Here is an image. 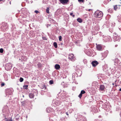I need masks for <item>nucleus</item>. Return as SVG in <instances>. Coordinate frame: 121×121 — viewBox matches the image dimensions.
<instances>
[{
	"instance_id": "nucleus-1",
	"label": "nucleus",
	"mask_w": 121,
	"mask_h": 121,
	"mask_svg": "<svg viewBox=\"0 0 121 121\" xmlns=\"http://www.w3.org/2000/svg\"><path fill=\"white\" fill-rule=\"evenodd\" d=\"M103 15L102 12L99 11L97 10L95 13V16L96 17L100 18L102 17Z\"/></svg>"
},
{
	"instance_id": "nucleus-2",
	"label": "nucleus",
	"mask_w": 121,
	"mask_h": 121,
	"mask_svg": "<svg viewBox=\"0 0 121 121\" xmlns=\"http://www.w3.org/2000/svg\"><path fill=\"white\" fill-rule=\"evenodd\" d=\"M12 66V65L10 63H8L6 65L5 68L6 70H8L11 68Z\"/></svg>"
},
{
	"instance_id": "nucleus-3",
	"label": "nucleus",
	"mask_w": 121,
	"mask_h": 121,
	"mask_svg": "<svg viewBox=\"0 0 121 121\" xmlns=\"http://www.w3.org/2000/svg\"><path fill=\"white\" fill-rule=\"evenodd\" d=\"M73 54H69V55L68 58L71 60V61H73L74 60L73 58Z\"/></svg>"
},
{
	"instance_id": "nucleus-4",
	"label": "nucleus",
	"mask_w": 121,
	"mask_h": 121,
	"mask_svg": "<svg viewBox=\"0 0 121 121\" xmlns=\"http://www.w3.org/2000/svg\"><path fill=\"white\" fill-rule=\"evenodd\" d=\"M120 38V37L118 35L115 34L114 35L113 39L114 40L116 41H119Z\"/></svg>"
},
{
	"instance_id": "nucleus-5",
	"label": "nucleus",
	"mask_w": 121,
	"mask_h": 121,
	"mask_svg": "<svg viewBox=\"0 0 121 121\" xmlns=\"http://www.w3.org/2000/svg\"><path fill=\"white\" fill-rule=\"evenodd\" d=\"M59 0L63 4H67L69 1L68 0Z\"/></svg>"
},
{
	"instance_id": "nucleus-6",
	"label": "nucleus",
	"mask_w": 121,
	"mask_h": 121,
	"mask_svg": "<svg viewBox=\"0 0 121 121\" xmlns=\"http://www.w3.org/2000/svg\"><path fill=\"white\" fill-rule=\"evenodd\" d=\"M105 89V87L104 85H100L99 87V90L100 91H104Z\"/></svg>"
},
{
	"instance_id": "nucleus-7",
	"label": "nucleus",
	"mask_w": 121,
	"mask_h": 121,
	"mask_svg": "<svg viewBox=\"0 0 121 121\" xmlns=\"http://www.w3.org/2000/svg\"><path fill=\"white\" fill-rule=\"evenodd\" d=\"M98 63L97 61H93L91 63V64L92 66L94 67H95L96 65H97Z\"/></svg>"
},
{
	"instance_id": "nucleus-8",
	"label": "nucleus",
	"mask_w": 121,
	"mask_h": 121,
	"mask_svg": "<svg viewBox=\"0 0 121 121\" xmlns=\"http://www.w3.org/2000/svg\"><path fill=\"white\" fill-rule=\"evenodd\" d=\"M7 95H11L12 94V92L11 91V90L9 89H8L7 90V92L6 93Z\"/></svg>"
},
{
	"instance_id": "nucleus-9",
	"label": "nucleus",
	"mask_w": 121,
	"mask_h": 121,
	"mask_svg": "<svg viewBox=\"0 0 121 121\" xmlns=\"http://www.w3.org/2000/svg\"><path fill=\"white\" fill-rule=\"evenodd\" d=\"M96 48L99 51L101 50L102 48L101 46L99 45H97L96 46Z\"/></svg>"
},
{
	"instance_id": "nucleus-10",
	"label": "nucleus",
	"mask_w": 121,
	"mask_h": 121,
	"mask_svg": "<svg viewBox=\"0 0 121 121\" xmlns=\"http://www.w3.org/2000/svg\"><path fill=\"white\" fill-rule=\"evenodd\" d=\"M55 67L56 69H58L60 68V66L58 64H56L55 66Z\"/></svg>"
},
{
	"instance_id": "nucleus-11",
	"label": "nucleus",
	"mask_w": 121,
	"mask_h": 121,
	"mask_svg": "<svg viewBox=\"0 0 121 121\" xmlns=\"http://www.w3.org/2000/svg\"><path fill=\"white\" fill-rule=\"evenodd\" d=\"M34 96V95L32 93H30L29 94V96L30 98H33Z\"/></svg>"
},
{
	"instance_id": "nucleus-12",
	"label": "nucleus",
	"mask_w": 121,
	"mask_h": 121,
	"mask_svg": "<svg viewBox=\"0 0 121 121\" xmlns=\"http://www.w3.org/2000/svg\"><path fill=\"white\" fill-rule=\"evenodd\" d=\"M110 39V37L109 36L108 37H105V39H106L105 41H106V42L109 41Z\"/></svg>"
},
{
	"instance_id": "nucleus-13",
	"label": "nucleus",
	"mask_w": 121,
	"mask_h": 121,
	"mask_svg": "<svg viewBox=\"0 0 121 121\" xmlns=\"http://www.w3.org/2000/svg\"><path fill=\"white\" fill-rule=\"evenodd\" d=\"M98 84V83L97 82H93L92 84V86H95L97 85Z\"/></svg>"
},
{
	"instance_id": "nucleus-14",
	"label": "nucleus",
	"mask_w": 121,
	"mask_h": 121,
	"mask_svg": "<svg viewBox=\"0 0 121 121\" xmlns=\"http://www.w3.org/2000/svg\"><path fill=\"white\" fill-rule=\"evenodd\" d=\"M82 119H81V121H87L85 117H82Z\"/></svg>"
},
{
	"instance_id": "nucleus-15",
	"label": "nucleus",
	"mask_w": 121,
	"mask_h": 121,
	"mask_svg": "<svg viewBox=\"0 0 121 121\" xmlns=\"http://www.w3.org/2000/svg\"><path fill=\"white\" fill-rule=\"evenodd\" d=\"M6 121H12V120L11 117L9 118H5Z\"/></svg>"
},
{
	"instance_id": "nucleus-16",
	"label": "nucleus",
	"mask_w": 121,
	"mask_h": 121,
	"mask_svg": "<svg viewBox=\"0 0 121 121\" xmlns=\"http://www.w3.org/2000/svg\"><path fill=\"white\" fill-rule=\"evenodd\" d=\"M95 26V27H94L95 30H99V27L97 25Z\"/></svg>"
},
{
	"instance_id": "nucleus-17",
	"label": "nucleus",
	"mask_w": 121,
	"mask_h": 121,
	"mask_svg": "<svg viewBox=\"0 0 121 121\" xmlns=\"http://www.w3.org/2000/svg\"><path fill=\"white\" fill-rule=\"evenodd\" d=\"M77 21L78 22L80 23L82 21V19L80 18H78L77 19Z\"/></svg>"
},
{
	"instance_id": "nucleus-18",
	"label": "nucleus",
	"mask_w": 121,
	"mask_h": 121,
	"mask_svg": "<svg viewBox=\"0 0 121 121\" xmlns=\"http://www.w3.org/2000/svg\"><path fill=\"white\" fill-rule=\"evenodd\" d=\"M53 45L56 48H57V43L56 42H54V43Z\"/></svg>"
},
{
	"instance_id": "nucleus-19",
	"label": "nucleus",
	"mask_w": 121,
	"mask_h": 121,
	"mask_svg": "<svg viewBox=\"0 0 121 121\" xmlns=\"http://www.w3.org/2000/svg\"><path fill=\"white\" fill-rule=\"evenodd\" d=\"M49 8H47L46 9V12L47 13H49Z\"/></svg>"
},
{
	"instance_id": "nucleus-20",
	"label": "nucleus",
	"mask_w": 121,
	"mask_h": 121,
	"mask_svg": "<svg viewBox=\"0 0 121 121\" xmlns=\"http://www.w3.org/2000/svg\"><path fill=\"white\" fill-rule=\"evenodd\" d=\"M23 80V79L21 77L20 78L19 81L20 82H22Z\"/></svg>"
},
{
	"instance_id": "nucleus-21",
	"label": "nucleus",
	"mask_w": 121,
	"mask_h": 121,
	"mask_svg": "<svg viewBox=\"0 0 121 121\" xmlns=\"http://www.w3.org/2000/svg\"><path fill=\"white\" fill-rule=\"evenodd\" d=\"M49 83L50 84H52L53 83V81L52 80H50L49 82Z\"/></svg>"
},
{
	"instance_id": "nucleus-22",
	"label": "nucleus",
	"mask_w": 121,
	"mask_h": 121,
	"mask_svg": "<svg viewBox=\"0 0 121 121\" xmlns=\"http://www.w3.org/2000/svg\"><path fill=\"white\" fill-rule=\"evenodd\" d=\"M82 94H84L85 93V91L84 90H82L81 92Z\"/></svg>"
},
{
	"instance_id": "nucleus-23",
	"label": "nucleus",
	"mask_w": 121,
	"mask_h": 121,
	"mask_svg": "<svg viewBox=\"0 0 121 121\" xmlns=\"http://www.w3.org/2000/svg\"><path fill=\"white\" fill-rule=\"evenodd\" d=\"M62 36H59V40L60 41L62 40Z\"/></svg>"
},
{
	"instance_id": "nucleus-24",
	"label": "nucleus",
	"mask_w": 121,
	"mask_h": 121,
	"mask_svg": "<svg viewBox=\"0 0 121 121\" xmlns=\"http://www.w3.org/2000/svg\"><path fill=\"white\" fill-rule=\"evenodd\" d=\"M3 52V50L2 48H1L0 49V52L1 53H2Z\"/></svg>"
},
{
	"instance_id": "nucleus-25",
	"label": "nucleus",
	"mask_w": 121,
	"mask_h": 121,
	"mask_svg": "<svg viewBox=\"0 0 121 121\" xmlns=\"http://www.w3.org/2000/svg\"><path fill=\"white\" fill-rule=\"evenodd\" d=\"M114 8L115 10H116L117 9V5H115L114 6Z\"/></svg>"
},
{
	"instance_id": "nucleus-26",
	"label": "nucleus",
	"mask_w": 121,
	"mask_h": 121,
	"mask_svg": "<svg viewBox=\"0 0 121 121\" xmlns=\"http://www.w3.org/2000/svg\"><path fill=\"white\" fill-rule=\"evenodd\" d=\"M82 94L81 93L78 96L80 98H81V97H82Z\"/></svg>"
},
{
	"instance_id": "nucleus-27",
	"label": "nucleus",
	"mask_w": 121,
	"mask_h": 121,
	"mask_svg": "<svg viewBox=\"0 0 121 121\" xmlns=\"http://www.w3.org/2000/svg\"><path fill=\"white\" fill-rule=\"evenodd\" d=\"M28 85H25L23 86V87L25 89H26L28 87Z\"/></svg>"
},
{
	"instance_id": "nucleus-28",
	"label": "nucleus",
	"mask_w": 121,
	"mask_h": 121,
	"mask_svg": "<svg viewBox=\"0 0 121 121\" xmlns=\"http://www.w3.org/2000/svg\"><path fill=\"white\" fill-rule=\"evenodd\" d=\"M78 1L79 2H83L84 1V0H78Z\"/></svg>"
},
{
	"instance_id": "nucleus-29",
	"label": "nucleus",
	"mask_w": 121,
	"mask_h": 121,
	"mask_svg": "<svg viewBox=\"0 0 121 121\" xmlns=\"http://www.w3.org/2000/svg\"><path fill=\"white\" fill-rule=\"evenodd\" d=\"M43 3H44V4H46L47 3L46 2V0H44L43 1Z\"/></svg>"
},
{
	"instance_id": "nucleus-30",
	"label": "nucleus",
	"mask_w": 121,
	"mask_h": 121,
	"mask_svg": "<svg viewBox=\"0 0 121 121\" xmlns=\"http://www.w3.org/2000/svg\"><path fill=\"white\" fill-rule=\"evenodd\" d=\"M35 12L36 13H37L39 12L38 11L35 10Z\"/></svg>"
},
{
	"instance_id": "nucleus-31",
	"label": "nucleus",
	"mask_w": 121,
	"mask_h": 121,
	"mask_svg": "<svg viewBox=\"0 0 121 121\" xmlns=\"http://www.w3.org/2000/svg\"><path fill=\"white\" fill-rule=\"evenodd\" d=\"M4 85V83H2L1 84V86H3Z\"/></svg>"
},
{
	"instance_id": "nucleus-32",
	"label": "nucleus",
	"mask_w": 121,
	"mask_h": 121,
	"mask_svg": "<svg viewBox=\"0 0 121 121\" xmlns=\"http://www.w3.org/2000/svg\"><path fill=\"white\" fill-rule=\"evenodd\" d=\"M43 39H44V40H46V38L45 37H43Z\"/></svg>"
},
{
	"instance_id": "nucleus-33",
	"label": "nucleus",
	"mask_w": 121,
	"mask_h": 121,
	"mask_svg": "<svg viewBox=\"0 0 121 121\" xmlns=\"http://www.w3.org/2000/svg\"><path fill=\"white\" fill-rule=\"evenodd\" d=\"M90 52L89 51H88V52H87V53H88V55L89 56H91V54H89V53Z\"/></svg>"
},
{
	"instance_id": "nucleus-34",
	"label": "nucleus",
	"mask_w": 121,
	"mask_h": 121,
	"mask_svg": "<svg viewBox=\"0 0 121 121\" xmlns=\"http://www.w3.org/2000/svg\"><path fill=\"white\" fill-rule=\"evenodd\" d=\"M73 14V13H70V15L71 16H72V15Z\"/></svg>"
},
{
	"instance_id": "nucleus-35",
	"label": "nucleus",
	"mask_w": 121,
	"mask_h": 121,
	"mask_svg": "<svg viewBox=\"0 0 121 121\" xmlns=\"http://www.w3.org/2000/svg\"><path fill=\"white\" fill-rule=\"evenodd\" d=\"M66 114L67 115H68V112H66Z\"/></svg>"
},
{
	"instance_id": "nucleus-36",
	"label": "nucleus",
	"mask_w": 121,
	"mask_h": 121,
	"mask_svg": "<svg viewBox=\"0 0 121 121\" xmlns=\"http://www.w3.org/2000/svg\"><path fill=\"white\" fill-rule=\"evenodd\" d=\"M1 28H3V29H5V27H4H4H1Z\"/></svg>"
},
{
	"instance_id": "nucleus-37",
	"label": "nucleus",
	"mask_w": 121,
	"mask_h": 121,
	"mask_svg": "<svg viewBox=\"0 0 121 121\" xmlns=\"http://www.w3.org/2000/svg\"><path fill=\"white\" fill-rule=\"evenodd\" d=\"M3 24L4 25V26H5L6 25V24H5V23H3Z\"/></svg>"
},
{
	"instance_id": "nucleus-38",
	"label": "nucleus",
	"mask_w": 121,
	"mask_h": 121,
	"mask_svg": "<svg viewBox=\"0 0 121 121\" xmlns=\"http://www.w3.org/2000/svg\"><path fill=\"white\" fill-rule=\"evenodd\" d=\"M91 10V9H89L88 10V11H90V10Z\"/></svg>"
},
{
	"instance_id": "nucleus-39",
	"label": "nucleus",
	"mask_w": 121,
	"mask_h": 121,
	"mask_svg": "<svg viewBox=\"0 0 121 121\" xmlns=\"http://www.w3.org/2000/svg\"><path fill=\"white\" fill-rule=\"evenodd\" d=\"M119 91H121V88H120V89H119Z\"/></svg>"
},
{
	"instance_id": "nucleus-40",
	"label": "nucleus",
	"mask_w": 121,
	"mask_h": 121,
	"mask_svg": "<svg viewBox=\"0 0 121 121\" xmlns=\"http://www.w3.org/2000/svg\"><path fill=\"white\" fill-rule=\"evenodd\" d=\"M117 45H115V47H117Z\"/></svg>"
},
{
	"instance_id": "nucleus-41",
	"label": "nucleus",
	"mask_w": 121,
	"mask_h": 121,
	"mask_svg": "<svg viewBox=\"0 0 121 121\" xmlns=\"http://www.w3.org/2000/svg\"><path fill=\"white\" fill-rule=\"evenodd\" d=\"M73 17H74V15H73Z\"/></svg>"
},
{
	"instance_id": "nucleus-42",
	"label": "nucleus",
	"mask_w": 121,
	"mask_h": 121,
	"mask_svg": "<svg viewBox=\"0 0 121 121\" xmlns=\"http://www.w3.org/2000/svg\"><path fill=\"white\" fill-rule=\"evenodd\" d=\"M120 3L121 4V0H120Z\"/></svg>"
},
{
	"instance_id": "nucleus-43",
	"label": "nucleus",
	"mask_w": 121,
	"mask_h": 121,
	"mask_svg": "<svg viewBox=\"0 0 121 121\" xmlns=\"http://www.w3.org/2000/svg\"><path fill=\"white\" fill-rule=\"evenodd\" d=\"M0 0V1H3V0Z\"/></svg>"
},
{
	"instance_id": "nucleus-44",
	"label": "nucleus",
	"mask_w": 121,
	"mask_h": 121,
	"mask_svg": "<svg viewBox=\"0 0 121 121\" xmlns=\"http://www.w3.org/2000/svg\"><path fill=\"white\" fill-rule=\"evenodd\" d=\"M112 84H113V85H114V83H112Z\"/></svg>"
},
{
	"instance_id": "nucleus-45",
	"label": "nucleus",
	"mask_w": 121,
	"mask_h": 121,
	"mask_svg": "<svg viewBox=\"0 0 121 121\" xmlns=\"http://www.w3.org/2000/svg\"><path fill=\"white\" fill-rule=\"evenodd\" d=\"M23 97H24V95H23Z\"/></svg>"
},
{
	"instance_id": "nucleus-46",
	"label": "nucleus",
	"mask_w": 121,
	"mask_h": 121,
	"mask_svg": "<svg viewBox=\"0 0 121 121\" xmlns=\"http://www.w3.org/2000/svg\"><path fill=\"white\" fill-rule=\"evenodd\" d=\"M10 4H11V2H10Z\"/></svg>"
},
{
	"instance_id": "nucleus-47",
	"label": "nucleus",
	"mask_w": 121,
	"mask_h": 121,
	"mask_svg": "<svg viewBox=\"0 0 121 121\" xmlns=\"http://www.w3.org/2000/svg\"><path fill=\"white\" fill-rule=\"evenodd\" d=\"M27 116H26V118H27Z\"/></svg>"
},
{
	"instance_id": "nucleus-48",
	"label": "nucleus",
	"mask_w": 121,
	"mask_h": 121,
	"mask_svg": "<svg viewBox=\"0 0 121 121\" xmlns=\"http://www.w3.org/2000/svg\"><path fill=\"white\" fill-rule=\"evenodd\" d=\"M36 92L37 93V91H36Z\"/></svg>"
},
{
	"instance_id": "nucleus-49",
	"label": "nucleus",
	"mask_w": 121,
	"mask_h": 121,
	"mask_svg": "<svg viewBox=\"0 0 121 121\" xmlns=\"http://www.w3.org/2000/svg\"><path fill=\"white\" fill-rule=\"evenodd\" d=\"M36 96H37V94H36Z\"/></svg>"
},
{
	"instance_id": "nucleus-50",
	"label": "nucleus",
	"mask_w": 121,
	"mask_h": 121,
	"mask_svg": "<svg viewBox=\"0 0 121 121\" xmlns=\"http://www.w3.org/2000/svg\"><path fill=\"white\" fill-rule=\"evenodd\" d=\"M120 82L121 83V82Z\"/></svg>"
}]
</instances>
